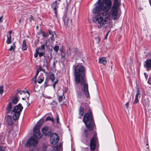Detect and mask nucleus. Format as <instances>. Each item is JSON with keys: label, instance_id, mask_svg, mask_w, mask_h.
<instances>
[{"label": "nucleus", "instance_id": "obj_46", "mask_svg": "<svg viewBox=\"0 0 151 151\" xmlns=\"http://www.w3.org/2000/svg\"><path fill=\"white\" fill-rule=\"evenodd\" d=\"M32 19H33V17L32 15H31L29 17V20L31 21Z\"/></svg>", "mask_w": 151, "mask_h": 151}, {"label": "nucleus", "instance_id": "obj_3", "mask_svg": "<svg viewBox=\"0 0 151 151\" xmlns=\"http://www.w3.org/2000/svg\"><path fill=\"white\" fill-rule=\"evenodd\" d=\"M40 121L38 122L34 128L33 136L28 139L25 145L26 147H29L31 145H33V147L35 146L38 142L37 139L42 137V135L40 131L42 124H40Z\"/></svg>", "mask_w": 151, "mask_h": 151}, {"label": "nucleus", "instance_id": "obj_8", "mask_svg": "<svg viewBox=\"0 0 151 151\" xmlns=\"http://www.w3.org/2000/svg\"><path fill=\"white\" fill-rule=\"evenodd\" d=\"M59 140L58 137L56 134L54 133L51 135L50 142L51 145H56L58 143Z\"/></svg>", "mask_w": 151, "mask_h": 151}, {"label": "nucleus", "instance_id": "obj_15", "mask_svg": "<svg viewBox=\"0 0 151 151\" xmlns=\"http://www.w3.org/2000/svg\"><path fill=\"white\" fill-rule=\"evenodd\" d=\"M67 52L68 53V56H70L71 58H74L76 55V53H73L70 51V49L69 48V50L67 51Z\"/></svg>", "mask_w": 151, "mask_h": 151}, {"label": "nucleus", "instance_id": "obj_6", "mask_svg": "<svg viewBox=\"0 0 151 151\" xmlns=\"http://www.w3.org/2000/svg\"><path fill=\"white\" fill-rule=\"evenodd\" d=\"M120 5L117 4H113L110 11L112 19L115 20L117 18L118 12V9Z\"/></svg>", "mask_w": 151, "mask_h": 151}, {"label": "nucleus", "instance_id": "obj_18", "mask_svg": "<svg viewBox=\"0 0 151 151\" xmlns=\"http://www.w3.org/2000/svg\"><path fill=\"white\" fill-rule=\"evenodd\" d=\"M145 62V66L146 68H151V60L147 59Z\"/></svg>", "mask_w": 151, "mask_h": 151}, {"label": "nucleus", "instance_id": "obj_44", "mask_svg": "<svg viewBox=\"0 0 151 151\" xmlns=\"http://www.w3.org/2000/svg\"><path fill=\"white\" fill-rule=\"evenodd\" d=\"M4 147L0 146V151H4Z\"/></svg>", "mask_w": 151, "mask_h": 151}, {"label": "nucleus", "instance_id": "obj_50", "mask_svg": "<svg viewBox=\"0 0 151 151\" xmlns=\"http://www.w3.org/2000/svg\"><path fill=\"white\" fill-rule=\"evenodd\" d=\"M12 32V30H10V31H9V35L11 36V35Z\"/></svg>", "mask_w": 151, "mask_h": 151}, {"label": "nucleus", "instance_id": "obj_55", "mask_svg": "<svg viewBox=\"0 0 151 151\" xmlns=\"http://www.w3.org/2000/svg\"><path fill=\"white\" fill-rule=\"evenodd\" d=\"M147 82H148V83L149 84H150V83H149V79H148V81H147Z\"/></svg>", "mask_w": 151, "mask_h": 151}, {"label": "nucleus", "instance_id": "obj_63", "mask_svg": "<svg viewBox=\"0 0 151 151\" xmlns=\"http://www.w3.org/2000/svg\"><path fill=\"white\" fill-rule=\"evenodd\" d=\"M29 104L28 106H29Z\"/></svg>", "mask_w": 151, "mask_h": 151}, {"label": "nucleus", "instance_id": "obj_34", "mask_svg": "<svg viewBox=\"0 0 151 151\" xmlns=\"http://www.w3.org/2000/svg\"><path fill=\"white\" fill-rule=\"evenodd\" d=\"M42 36L45 37L47 38L48 37L49 34L47 33L45 34L43 32H42Z\"/></svg>", "mask_w": 151, "mask_h": 151}, {"label": "nucleus", "instance_id": "obj_5", "mask_svg": "<svg viewBox=\"0 0 151 151\" xmlns=\"http://www.w3.org/2000/svg\"><path fill=\"white\" fill-rule=\"evenodd\" d=\"M92 115L91 112H88L85 114L83 120L86 127L90 131L93 130L95 126Z\"/></svg>", "mask_w": 151, "mask_h": 151}, {"label": "nucleus", "instance_id": "obj_25", "mask_svg": "<svg viewBox=\"0 0 151 151\" xmlns=\"http://www.w3.org/2000/svg\"><path fill=\"white\" fill-rule=\"evenodd\" d=\"M101 39V37L99 36H97L95 38V40L96 41V43L99 44Z\"/></svg>", "mask_w": 151, "mask_h": 151}, {"label": "nucleus", "instance_id": "obj_26", "mask_svg": "<svg viewBox=\"0 0 151 151\" xmlns=\"http://www.w3.org/2000/svg\"><path fill=\"white\" fill-rule=\"evenodd\" d=\"M58 149L57 146L52 147L50 149L49 151H58Z\"/></svg>", "mask_w": 151, "mask_h": 151}, {"label": "nucleus", "instance_id": "obj_43", "mask_svg": "<svg viewBox=\"0 0 151 151\" xmlns=\"http://www.w3.org/2000/svg\"><path fill=\"white\" fill-rule=\"evenodd\" d=\"M56 121H57V123H59V116L58 115H57L56 116Z\"/></svg>", "mask_w": 151, "mask_h": 151}, {"label": "nucleus", "instance_id": "obj_2", "mask_svg": "<svg viewBox=\"0 0 151 151\" xmlns=\"http://www.w3.org/2000/svg\"><path fill=\"white\" fill-rule=\"evenodd\" d=\"M85 68L81 65H76L74 68V75L76 84L80 83L83 86V91L86 98L89 96L88 91V86L86 83V80L85 75Z\"/></svg>", "mask_w": 151, "mask_h": 151}, {"label": "nucleus", "instance_id": "obj_40", "mask_svg": "<svg viewBox=\"0 0 151 151\" xmlns=\"http://www.w3.org/2000/svg\"><path fill=\"white\" fill-rule=\"evenodd\" d=\"M114 1V2L113 4H117V5H120V3L119 2H118V0H113Z\"/></svg>", "mask_w": 151, "mask_h": 151}, {"label": "nucleus", "instance_id": "obj_1", "mask_svg": "<svg viewBox=\"0 0 151 151\" xmlns=\"http://www.w3.org/2000/svg\"><path fill=\"white\" fill-rule=\"evenodd\" d=\"M112 6L111 0H98L95 4L92 12L95 15L92 18L93 22L96 24L99 29L106 28L108 21L110 19V15L108 11Z\"/></svg>", "mask_w": 151, "mask_h": 151}, {"label": "nucleus", "instance_id": "obj_54", "mask_svg": "<svg viewBox=\"0 0 151 151\" xmlns=\"http://www.w3.org/2000/svg\"><path fill=\"white\" fill-rule=\"evenodd\" d=\"M61 58H64V55H63L61 54Z\"/></svg>", "mask_w": 151, "mask_h": 151}, {"label": "nucleus", "instance_id": "obj_21", "mask_svg": "<svg viewBox=\"0 0 151 151\" xmlns=\"http://www.w3.org/2000/svg\"><path fill=\"white\" fill-rule=\"evenodd\" d=\"M42 71L45 73H47L45 72V70L44 69L42 68L41 67H39L37 70V76L39 72L40 71Z\"/></svg>", "mask_w": 151, "mask_h": 151}, {"label": "nucleus", "instance_id": "obj_23", "mask_svg": "<svg viewBox=\"0 0 151 151\" xmlns=\"http://www.w3.org/2000/svg\"><path fill=\"white\" fill-rule=\"evenodd\" d=\"M7 39L6 41V42L7 44H9L11 43V37L10 35H7Z\"/></svg>", "mask_w": 151, "mask_h": 151}, {"label": "nucleus", "instance_id": "obj_16", "mask_svg": "<svg viewBox=\"0 0 151 151\" xmlns=\"http://www.w3.org/2000/svg\"><path fill=\"white\" fill-rule=\"evenodd\" d=\"M99 61L100 63H102L104 65H106L107 63V61L105 57H102L99 58Z\"/></svg>", "mask_w": 151, "mask_h": 151}, {"label": "nucleus", "instance_id": "obj_33", "mask_svg": "<svg viewBox=\"0 0 151 151\" xmlns=\"http://www.w3.org/2000/svg\"><path fill=\"white\" fill-rule=\"evenodd\" d=\"M4 86H0V94H2L3 93Z\"/></svg>", "mask_w": 151, "mask_h": 151}, {"label": "nucleus", "instance_id": "obj_38", "mask_svg": "<svg viewBox=\"0 0 151 151\" xmlns=\"http://www.w3.org/2000/svg\"><path fill=\"white\" fill-rule=\"evenodd\" d=\"M78 97L81 98L82 96V93L81 91H78Z\"/></svg>", "mask_w": 151, "mask_h": 151}, {"label": "nucleus", "instance_id": "obj_13", "mask_svg": "<svg viewBox=\"0 0 151 151\" xmlns=\"http://www.w3.org/2000/svg\"><path fill=\"white\" fill-rule=\"evenodd\" d=\"M85 112V110L84 107L81 106L79 109V114L80 116V118H81L83 116Z\"/></svg>", "mask_w": 151, "mask_h": 151}, {"label": "nucleus", "instance_id": "obj_59", "mask_svg": "<svg viewBox=\"0 0 151 151\" xmlns=\"http://www.w3.org/2000/svg\"><path fill=\"white\" fill-rule=\"evenodd\" d=\"M61 0H58V1H60Z\"/></svg>", "mask_w": 151, "mask_h": 151}, {"label": "nucleus", "instance_id": "obj_30", "mask_svg": "<svg viewBox=\"0 0 151 151\" xmlns=\"http://www.w3.org/2000/svg\"><path fill=\"white\" fill-rule=\"evenodd\" d=\"M49 81V79L48 78H46L45 80V82L44 84V85L45 87H46L47 86V84L48 83V81Z\"/></svg>", "mask_w": 151, "mask_h": 151}, {"label": "nucleus", "instance_id": "obj_61", "mask_svg": "<svg viewBox=\"0 0 151 151\" xmlns=\"http://www.w3.org/2000/svg\"><path fill=\"white\" fill-rule=\"evenodd\" d=\"M66 9H67H67H68V8H66Z\"/></svg>", "mask_w": 151, "mask_h": 151}, {"label": "nucleus", "instance_id": "obj_56", "mask_svg": "<svg viewBox=\"0 0 151 151\" xmlns=\"http://www.w3.org/2000/svg\"><path fill=\"white\" fill-rule=\"evenodd\" d=\"M27 91V93H28L29 95V92Z\"/></svg>", "mask_w": 151, "mask_h": 151}, {"label": "nucleus", "instance_id": "obj_9", "mask_svg": "<svg viewBox=\"0 0 151 151\" xmlns=\"http://www.w3.org/2000/svg\"><path fill=\"white\" fill-rule=\"evenodd\" d=\"M63 19L64 22V25L66 27L68 26L69 24L71 23V22L70 21L69 17L66 14L64 15Z\"/></svg>", "mask_w": 151, "mask_h": 151}, {"label": "nucleus", "instance_id": "obj_12", "mask_svg": "<svg viewBox=\"0 0 151 151\" xmlns=\"http://www.w3.org/2000/svg\"><path fill=\"white\" fill-rule=\"evenodd\" d=\"M6 122L9 126L12 125L13 124V121L11 116L8 115L7 116Z\"/></svg>", "mask_w": 151, "mask_h": 151}, {"label": "nucleus", "instance_id": "obj_22", "mask_svg": "<svg viewBox=\"0 0 151 151\" xmlns=\"http://www.w3.org/2000/svg\"><path fill=\"white\" fill-rule=\"evenodd\" d=\"M47 41H46L45 43L43 44L42 45L41 47H40L39 48H37V50H43L45 49V46L47 45Z\"/></svg>", "mask_w": 151, "mask_h": 151}, {"label": "nucleus", "instance_id": "obj_11", "mask_svg": "<svg viewBox=\"0 0 151 151\" xmlns=\"http://www.w3.org/2000/svg\"><path fill=\"white\" fill-rule=\"evenodd\" d=\"M42 131L43 134L45 136L47 135L50 133V131H49V128L47 126H45L43 127Z\"/></svg>", "mask_w": 151, "mask_h": 151}, {"label": "nucleus", "instance_id": "obj_36", "mask_svg": "<svg viewBox=\"0 0 151 151\" xmlns=\"http://www.w3.org/2000/svg\"><path fill=\"white\" fill-rule=\"evenodd\" d=\"M50 40L52 42H53L55 41V39L54 37V35H52L49 38Z\"/></svg>", "mask_w": 151, "mask_h": 151}, {"label": "nucleus", "instance_id": "obj_4", "mask_svg": "<svg viewBox=\"0 0 151 151\" xmlns=\"http://www.w3.org/2000/svg\"><path fill=\"white\" fill-rule=\"evenodd\" d=\"M23 108L21 104H19L14 106L13 110L11 111L12 109V104L9 102L7 106L6 113L9 114L11 112V114H13V118L14 120L15 121L19 118L20 115V112L22 111Z\"/></svg>", "mask_w": 151, "mask_h": 151}, {"label": "nucleus", "instance_id": "obj_35", "mask_svg": "<svg viewBox=\"0 0 151 151\" xmlns=\"http://www.w3.org/2000/svg\"><path fill=\"white\" fill-rule=\"evenodd\" d=\"M36 53L34 54V57L35 58H36L37 57L38 54V50L36 49L35 50Z\"/></svg>", "mask_w": 151, "mask_h": 151}, {"label": "nucleus", "instance_id": "obj_62", "mask_svg": "<svg viewBox=\"0 0 151 151\" xmlns=\"http://www.w3.org/2000/svg\"><path fill=\"white\" fill-rule=\"evenodd\" d=\"M37 28H38V26H37Z\"/></svg>", "mask_w": 151, "mask_h": 151}, {"label": "nucleus", "instance_id": "obj_45", "mask_svg": "<svg viewBox=\"0 0 151 151\" xmlns=\"http://www.w3.org/2000/svg\"><path fill=\"white\" fill-rule=\"evenodd\" d=\"M48 32H49V34L51 35H53V32H52V31L49 30Z\"/></svg>", "mask_w": 151, "mask_h": 151}, {"label": "nucleus", "instance_id": "obj_60", "mask_svg": "<svg viewBox=\"0 0 151 151\" xmlns=\"http://www.w3.org/2000/svg\"><path fill=\"white\" fill-rule=\"evenodd\" d=\"M146 145H148V144H147H147H146Z\"/></svg>", "mask_w": 151, "mask_h": 151}, {"label": "nucleus", "instance_id": "obj_42", "mask_svg": "<svg viewBox=\"0 0 151 151\" xmlns=\"http://www.w3.org/2000/svg\"><path fill=\"white\" fill-rule=\"evenodd\" d=\"M39 55L40 57H41L43 55L44 53L43 52H39Z\"/></svg>", "mask_w": 151, "mask_h": 151}, {"label": "nucleus", "instance_id": "obj_17", "mask_svg": "<svg viewBox=\"0 0 151 151\" xmlns=\"http://www.w3.org/2000/svg\"><path fill=\"white\" fill-rule=\"evenodd\" d=\"M58 4H59V3H57V1L56 0L52 4L51 6L52 8H53V9L55 10L56 9H57L58 7Z\"/></svg>", "mask_w": 151, "mask_h": 151}, {"label": "nucleus", "instance_id": "obj_32", "mask_svg": "<svg viewBox=\"0 0 151 151\" xmlns=\"http://www.w3.org/2000/svg\"><path fill=\"white\" fill-rule=\"evenodd\" d=\"M48 120L52 122H54L53 119L52 118H51L49 116L47 117L45 119V121H46Z\"/></svg>", "mask_w": 151, "mask_h": 151}, {"label": "nucleus", "instance_id": "obj_37", "mask_svg": "<svg viewBox=\"0 0 151 151\" xmlns=\"http://www.w3.org/2000/svg\"><path fill=\"white\" fill-rule=\"evenodd\" d=\"M23 93H25V92L24 91H18L17 90V94L18 93L20 95H22L23 94Z\"/></svg>", "mask_w": 151, "mask_h": 151}, {"label": "nucleus", "instance_id": "obj_29", "mask_svg": "<svg viewBox=\"0 0 151 151\" xmlns=\"http://www.w3.org/2000/svg\"><path fill=\"white\" fill-rule=\"evenodd\" d=\"M44 79V77L43 76H42L40 78H39V80L37 81V83H41L43 81Z\"/></svg>", "mask_w": 151, "mask_h": 151}, {"label": "nucleus", "instance_id": "obj_48", "mask_svg": "<svg viewBox=\"0 0 151 151\" xmlns=\"http://www.w3.org/2000/svg\"><path fill=\"white\" fill-rule=\"evenodd\" d=\"M126 108L127 109L129 106V102H128L125 105Z\"/></svg>", "mask_w": 151, "mask_h": 151}, {"label": "nucleus", "instance_id": "obj_31", "mask_svg": "<svg viewBox=\"0 0 151 151\" xmlns=\"http://www.w3.org/2000/svg\"><path fill=\"white\" fill-rule=\"evenodd\" d=\"M15 47V42H14L13 43V46H11L10 48L9 49V50L12 51V50H14Z\"/></svg>", "mask_w": 151, "mask_h": 151}, {"label": "nucleus", "instance_id": "obj_52", "mask_svg": "<svg viewBox=\"0 0 151 151\" xmlns=\"http://www.w3.org/2000/svg\"><path fill=\"white\" fill-rule=\"evenodd\" d=\"M3 18V16H2L0 17V22H2V19Z\"/></svg>", "mask_w": 151, "mask_h": 151}, {"label": "nucleus", "instance_id": "obj_51", "mask_svg": "<svg viewBox=\"0 0 151 151\" xmlns=\"http://www.w3.org/2000/svg\"><path fill=\"white\" fill-rule=\"evenodd\" d=\"M44 58H45V61L47 62V56H46L44 55Z\"/></svg>", "mask_w": 151, "mask_h": 151}, {"label": "nucleus", "instance_id": "obj_53", "mask_svg": "<svg viewBox=\"0 0 151 151\" xmlns=\"http://www.w3.org/2000/svg\"><path fill=\"white\" fill-rule=\"evenodd\" d=\"M53 66L54 67H55V61H54L53 62Z\"/></svg>", "mask_w": 151, "mask_h": 151}, {"label": "nucleus", "instance_id": "obj_7", "mask_svg": "<svg viewBox=\"0 0 151 151\" xmlns=\"http://www.w3.org/2000/svg\"><path fill=\"white\" fill-rule=\"evenodd\" d=\"M96 133L95 132L94 135L91 139L90 141L89 146L90 150L91 151L95 150L97 143L98 142V139L96 137Z\"/></svg>", "mask_w": 151, "mask_h": 151}, {"label": "nucleus", "instance_id": "obj_47", "mask_svg": "<svg viewBox=\"0 0 151 151\" xmlns=\"http://www.w3.org/2000/svg\"><path fill=\"white\" fill-rule=\"evenodd\" d=\"M109 33V32H108L106 34L105 37V38H104L105 39H107Z\"/></svg>", "mask_w": 151, "mask_h": 151}, {"label": "nucleus", "instance_id": "obj_39", "mask_svg": "<svg viewBox=\"0 0 151 151\" xmlns=\"http://www.w3.org/2000/svg\"><path fill=\"white\" fill-rule=\"evenodd\" d=\"M37 74H36V76H35V77L34 78H32V81H35V84H36V82H37V81H36V79H37Z\"/></svg>", "mask_w": 151, "mask_h": 151}, {"label": "nucleus", "instance_id": "obj_24", "mask_svg": "<svg viewBox=\"0 0 151 151\" xmlns=\"http://www.w3.org/2000/svg\"><path fill=\"white\" fill-rule=\"evenodd\" d=\"M64 92H63V93L62 95L58 96V100L59 103H60L62 102L63 99V96H64Z\"/></svg>", "mask_w": 151, "mask_h": 151}, {"label": "nucleus", "instance_id": "obj_28", "mask_svg": "<svg viewBox=\"0 0 151 151\" xmlns=\"http://www.w3.org/2000/svg\"><path fill=\"white\" fill-rule=\"evenodd\" d=\"M53 50L56 53L58 52L59 50V46L58 45H55L53 47Z\"/></svg>", "mask_w": 151, "mask_h": 151}, {"label": "nucleus", "instance_id": "obj_58", "mask_svg": "<svg viewBox=\"0 0 151 151\" xmlns=\"http://www.w3.org/2000/svg\"><path fill=\"white\" fill-rule=\"evenodd\" d=\"M19 22H21V20H19Z\"/></svg>", "mask_w": 151, "mask_h": 151}, {"label": "nucleus", "instance_id": "obj_49", "mask_svg": "<svg viewBox=\"0 0 151 151\" xmlns=\"http://www.w3.org/2000/svg\"><path fill=\"white\" fill-rule=\"evenodd\" d=\"M53 10H54L55 13V14L56 16L57 14V9H56L55 10V9H53Z\"/></svg>", "mask_w": 151, "mask_h": 151}, {"label": "nucleus", "instance_id": "obj_27", "mask_svg": "<svg viewBox=\"0 0 151 151\" xmlns=\"http://www.w3.org/2000/svg\"><path fill=\"white\" fill-rule=\"evenodd\" d=\"M50 78L51 80L53 82L55 79L54 75L53 73H51L50 76Z\"/></svg>", "mask_w": 151, "mask_h": 151}, {"label": "nucleus", "instance_id": "obj_41", "mask_svg": "<svg viewBox=\"0 0 151 151\" xmlns=\"http://www.w3.org/2000/svg\"><path fill=\"white\" fill-rule=\"evenodd\" d=\"M58 83V81L57 80H56V81H55L54 82V83L53 85V87L54 89L55 88V85L57 84Z\"/></svg>", "mask_w": 151, "mask_h": 151}, {"label": "nucleus", "instance_id": "obj_10", "mask_svg": "<svg viewBox=\"0 0 151 151\" xmlns=\"http://www.w3.org/2000/svg\"><path fill=\"white\" fill-rule=\"evenodd\" d=\"M141 95L140 93L139 90L138 89L137 91L136 94L135 95V100L133 102L134 104H136L139 102L138 98L140 97Z\"/></svg>", "mask_w": 151, "mask_h": 151}, {"label": "nucleus", "instance_id": "obj_19", "mask_svg": "<svg viewBox=\"0 0 151 151\" xmlns=\"http://www.w3.org/2000/svg\"><path fill=\"white\" fill-rule=\"evenodd\" d=\"M22 46V50H27V45L26 41L25 39L23 40Z\"/></svg>", "mask_w": 151, "mask_h": 151}, {"label": "nucleus", "instance_id": "obj_14", "mask_svg": "<svg viewBox=\"0 0 151 151\" xmlns=\"http://www.w3.org/2000/svg\"><path fill=\"white\" fill-rule=\"evenodd\" d=\"M83 133L84 136L86 139H89L90 138V133L87 129H84Z\"/></svg>", "mask_w": 151, "mask_h": 151}, {"label": "nucleus", "instance_id": "obj_57", "mask_svg": "<svg viewBox=\"0 0 151 151\" xmlns=\"http://www.w3.org/2000/svg\"><path fill=\"white\" fill-rule=\"evenodd\" d=\"M22 100H25L24 98H22Z\"/></svg>", "mask_w": 151, "mask_h": 151}, {"label": "nucleus", "instance_id": "obj_20", "mask_svg": "<svg viewBox=\"0 0 151 151\" xmlns=\"http://www.w3.org/2000/svg\"><path fill=\"white\" fill-rule=\"evenodd\" d=\"M12 100L13 103L14 104H16L18 101V99L17 96V95L14 96Z\"/></svg>", "mask_w": 151, "mask_h": 151}]
</instances>
